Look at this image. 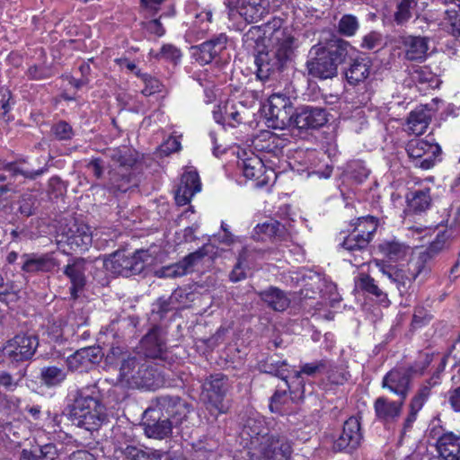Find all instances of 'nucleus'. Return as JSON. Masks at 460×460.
Here are the masks:
<instances>
[{"mask_svg":"<svg viewBox=\"0 0 460 460\" xmlns=\"http://www.w3.org/2000/svg\"><path fill=\"white\" fill-rule=\"evenodd\" d=\"M66 371L63 367L45 366L40 371L41 384L49 388L60 385L66 379Z\"/></svg>","mask_w":460,"mask_h":460,"instance_id":"nucleus-43","label":"nucleus"},{"mask_svg":"<svg viewBox=\"0 0 460 460\" xmlns=\"http://www.w3.org/2000/svg\"><path fill=\"white\" fill-rule=\"evenodd\" d=\"M287 367L288 362L286 360L275 359L273 356H267L259 359L257 363V368L260 372L279 377L282 380H286Z\"/></svg>","mask_w":460,"mask_h":460,"instance_id":"nucleus-42","label":"nucleus"},{"mask_svg":"<svg viewBox=\"0 0 460 460\" xmlns=\"http://www.w3.org/2000/svg\"><path fill=\"white\" fill-rule=\"evenodd\" d=\"M355 49L342 39L330 42L326 47L315 51V57L306 61L308 74L318 79L333 78L338 74V66L351 58Z\"/></svg>","mask_w":460,"mask_h":460,"instance_id":"nucleus-5","label":"nucleus"},{"mask_svg":"<svg viewBox=\"0 0 460 460\" xmlns=\"http://www.w3.org/2000/svg\"><path fill=\"white\" fill-rule=\"evenodd\" d=\"M363 439L360 418L350 416L344 421L341 432L333 440L332 450L351 454L361 446Z\"/></svg>","mask_w":460,"mask_h":460,"instance_id":"nucleus-13","label":"nucleus"},{"mask_svg":"<svg viewBox=\"0 0 460 460\" xmlns=\"http://www.w3.org/2000/svg\"><path fill=\"white\" fill-rule=\"evenodd\" d=\"M181 50L172 44H164L159 53L155 55L156 58L165 59L173 63H177L181 59Z\"/></svg>","mask_w":460,"mask_h":460,"instance_id":"nucleus-61","label":"nucleus"},{"mask_svg":"<svg viewBox=\"0 0 460 460\" xmlns=\"http://www.w3.org/2000/svg\"><path fill=\"white\" fill-rule=\"evenodd\" d=\"M447 240L448 234L447 232H440L424 252H420L416 259L410 261L407 270L395 266L382 264L381 271L386 276L390 283L395 287L400 295L404 296L409 293L413 280L419 277H421L420 280H423L429 273L430 268L428 261L447 246Z\"/></svg>","mask_w":460,"mask_h":460,"instance_id":"nucleus-4","label":"nucleus"},{"mask_svg":"<svg viewBox=\"0 0 460 460\" xmlns=\"http://www.w3.org/2000/svg\"><path fill=\"white\" fill-rule=\"evenodd\" d=\"M238 167L243 171L247 179L258 180L264 172V164L261 158L254 155L242 158L238 161Z\"/></svg>","mask_w":460,"mask_h":460,"instance_id":"nucleus-45","label":"nucleus"},{"mask_svg":"<svg viewBox=\"0 0 460 460\" xmlns=\"http://www.w3.org/2000/svg\"><path fill=\"white\" fill-rule=\"evenodd\" d=\"M277 141L274 134L267 132L253 140V146L257 151L276 155L279 152Z\"/></svg>","mask_w":460,"mask_h":460,"instance_id":"nucleus-51","label":"nucleus"},{"mask_svg":"<svg viewBox=\"0 0 460 460\" xmlns=\"http://www.w3.org/2000/svg\"><path fill=\"white\" fill-rule=\"evenodd\" d=\"M404 401L400 399L399 402L389 401L384 396L376 399L374 408L376 416L383 421H392L398 418L401 414Z\"/></svg>","mask_w":460,"mask_h":460,"instance_id":"nucleus-33","label":"nucleus"},{"mask_svg":"<svg viewBox=\"0 0 460 460\" xmlns=\"http://www.w3.org/2000/svg\"><path fill=\"white\" fill-rule=\"evenodd\" d=\"M232 389V382L223 373L211 374L205 378L202 384V396L207 409L211 414L217 417L226 414L230 408L226 399Z\"/></svg>","mask_w":460,"mask_h":460,"instance_id":"nucleus-8","label":"nucleus"},{"mask_svg":"<svg viewBox=\"0 0 460 460\" xmlns=\"http://www.w3.org/2000/svg\"><path fill=\"white\" fill-rule=\"evenodd\" d=\"M407 211L412 214H420L427 211L431 206L430 189L423 188L410 190L406 194Z\"/></svg>","mask_w":460,"mask_h":460,"instance_id":"nucleus-34","label":"nucleus"},{"mask_svg":"<svg viewBox=\"0 0 460 460\" xmlns=\"http://www.w3.org/2000/svg\"><path fill=\"white\" fill-rule=\"evenodd\" d=\"M102 358V349L100 347L89 346L77 349L75 353L67 357L66 364L69 369L73 371H83L91 365L98 363Z\"/></svg>","mask_w":460,"mask_h":460,"instance_id":"nucleus-26","label":"nucleus"},{"mask_svg":"<svg viewBox=\"0 0 460 460\" xmlns=\"http://www.w3.org/2000/svg\"><path fill=\"white\" fill-rule=\"evenodd\" d=\"M174 308L175 306L170 297H159L152 304L151 316L154 321H162Z\"/></svg>","mask_w":460,"mask_h":460,"instance_id":"nucleus-56","label":"nucleus"},{"mask_svg":"<svg viewBox=\"0 0 460 460\" xmlns=\"http://www.w3.org/2000/svg\"><path fill=\"white\" fill-rule=\"evenodd\" d=\"M227 36L219 33L203 43L192 46V54L200 65L210 64L220 53L226 49Z\"/></svg>","mask_w":460,"mask_h":460,"instance_id":"nucleus-22","label":"nucleus"},{"mask_svg":"<svg viewBox=\"0 0 460 460\" xmlns=\"http://www.w3.org/2000/svg\"><path fill=\"white\" fill-rule=\"evenodd\" d=\"M261 299L274 311L283 312L290 305V299L288 295L276 287H270L259 294Z\"/></svg>","mask_w":460,"mask_h":460,"instance_id":"nucleus-36","label":"nucleus"},{"mask_svg":"<svg viewBox=\"0 0 460 460\" xmlns=\"http://www.w3.org/2000/svg\"><path fill=\"white\" fill-rule=\"evenodd\" d=\"M3 170L7 172L13 178L22 176L24 179L34 181L48 171V165L45 164L42 167L31 168L28 160L21 158L13 162L4 164Z\"/></svg>","mask_w":460,"mask_h":460,"instance_id":"nucleus-31","label":"nucleus"},{"mask_svg":"<svg viewBox=\"0 0 460 460\" xmlns=\"http://www.w3.org/2000/svg\"><path fill=\"white\" fill-rule=\"evenodd\" d=\"M142 358L140 355L137 354L128 355L127 358H123L119 375L121 381H125L128 385H133L134 377L137 376Z\"/></svg>","mask_w":460,"mask_h":460,"instance_id":"nucleus-46","label":"nucleus"},{"mask_svg":"<svg viewBox=\"0 0 460 460\" xmlns=\"http://www.w3.org/2000/svg\"><path fill=\"white\" fill-rule=\"evenodd\" d=\"M91 263L83 257H75L63 268V274L70 282L69 293L73 299H77L87 284V272Z\"/></svg>","mask_w":460,"mask_h":460,"instance_id":"nucleus-18","label":"nucleus"},{"mask_svg":"<svg viewBox=\"0 0 460 460\" xmlns=\"http://www.w3.org/2000/svg\"><path fill=\"white\" fill-rule=\"evenodd\" d=\"M356 286L364 292L374 296L380 303H388L387 295L376 284V280L366 273H360L356 280Z\"/></svg>","mask_w":460,"mask_h":460,"instance_id":"nucleus-48","label":"nucleus"},{"mask_svg":"<svg viewBox=\"0 0 460 460\" xmlns=\"http://www.w3.org/2000/svg\"><path fill=\"white\" fill-rule=\"evenodd\" d=\"M261 34V26H252L243 34V41L247 48L253 49L256 77L265 83L285 70L291 59L294 48L271 45L267 48Z\"/></svg>","mask_w":460,"mask_h":460,"instance_id":"nucleus-3","label":"nucleus"},{"mask_svg":"<svg viewBox=\"0 0 460 460\" xmlns=\"http://www.w3.org/2000/svg\"><path fill=\"white\" fill-rule=\"evenodd\" d=\"M383 36L376 31H372L362 38L360 47L366 49H373L382 44Z\"/></svg>","mask_w":460,"mask_h":460,"instance_id":"nucleus-64","label":"nucleus"},{"mask_svg":"<svg viewBox=\"0 0 460 460\" xmlns=\"http://www.w3.org/2000/svg\"><path fill=\"white\" fill-rule=\"evenodd\" d=\"M136 75L139 77L145 84V87L141 91L145 96H150L162 92L163 84L156 77L146 73H141L140 70L136 72Z\"/></svg>","mask_w":460,"mask_h":460,"instance_id":"nucleus-57","label":"nucleus"},{"mask_svg":"<svg viewBox=\"0 0 460 460\" xmlns=\"http://www.w3.org/2000/svg\"><path fill=\"white\" fill-rule=\"evenodd\" d=\"M435 385L431 380H428L425 384L420 385L416 394L411 400L409 407L413 409L414 411H420L424 406L425 402L429 400L431 394V388Z\"/></svg>","mask_w":460,"mask_h":460,"instance_id":"nucleus-54","label":"nucleus"},{"mask_svg":"<svg viewBox=\"0 0 460 460\" xmlns=\"http://www.w3.org/2000/svg\"><path fill=\"white\" fill-rule=\"evenodd\" d=\"M437 449L443 460H460V436L451 431L443 433L437 440Z\"/></svg>","mask_w":460,"mask_h":460,"instance_id":"nucleus-32","label":"nucleus"},{"mask_svg":"<svg viewBox=\"0 0 460 460\" xmlns=\"http://www.w3.org/2000/svg\"><path fill=\"white\" fill-rule=\"evenodd\" d=\"M162 328L155 325L141 340V349L146 358H165V342L161 336Z\"/></svg>","mask_w":460,"mask_h":460,"instance_id":"nucleus-27","label":"nucleus"},{"mask_svg":"<svg viewBox=\"0 0 460 460\" xmlns=\"http://www.w3.org/2000/svg\"><path fill=\"white\" fill-rule=\"evenodd\" d=\"M217 442L210 439L208 441H199L193 445L194 457L196 460H215V449L217 448Z\"/></svg>","mask_w":460,"mask_h":460,"instance_id":"nucleus-55","label":"nucleus"},{"mask_svg":"<svg viewBox=\"0 0 460 460\" xmlns=\"http://www.w3.org/2000/svg\"><path fill=\"white\" fill-rule=\"evenodd\" d=\"M431 120L430 110L419 106L407 118L408 130L418 136L423 134Z\"/></svg>","mask_w":460,"mask_h":460,"instance_id":"nucleus-38","label":"nucleus"},{"mask_svg":"<svg viewBox=\"0 0 460 460\" xmlns=\"http://www.w3.org/2000/svg\"><path fill=\"white\" fill-rule=\"evenodd\" d=\"M142 426L148 438L163 439L172 434L175 422L158 410L148 407L142 416Z\"/></svg>","mask_w":460,"mask_h":460,"instance_id":"nucleus-17","label":"nucleus"},{"mask_svg":"<svg viewBox=\"0 0 460 460\" xmlns=\"http://www.w3.org/2000/svg\"><path fill=\"white\" fill-rule=\"evenodd\" d=\"M201 190V182L196 171H189L182 174L181 183L175 192V201L178 206L190 203L192 197Z\"/></svg>","mask_w":460,"mask_h":460,"instance_id":"nucleus-25","label":"nucleus"},{"mask_svg":"<svg viewBox=\"0 0 460 460\" xmlns=\"http://www.w3.org/2000/svg\"><path fill=\"white\" fill-rule=\"evenodd\" d=\"M374 226L367 233L360 229H353L343 241L341 247L353 257L354 264H363L366 255H369V243L373 239Z\"/></svg>","mask_w":460,"mask_h":460,"instance_id":"nucleus-16","label":"nucleus"},{"mask_svg":"<svg viewBox=\"0 0 460 460\" xmlns=\"http://www.w3.org/2000/svg\"><path fill=\"white\" fill-rule=\"evenodd\" d=\"M152 262V256L147 250H137L133 253L116 251L103 260V268L114 276L130 278L144 274Z\"/></svg>","mask_w":460,"mask_h":460,"instance_id":"nucleus-7","label":"nucleus"},{"mask_svg":"<svg viewBox=\"0 0 460 460\" xmlns=\"http://www.w3.org/2000/svg\"><path fill=\"white\" fill-rule=\"evenodd\" d=\"M128 350H126L125 346L122 345H114L112 344L107 352L106 361L109 364H116L120 361V364L123 361V358H127L128 355H131Z\"/></svg>","mask_w":460,"mask_h":460,"instance_id":"nucleus-62","label":"nucleus"},{"mask_svg":"<svg viewBox=\"0 0 460 460\" xmlns=\"http://www.w3.org/2000/svg\"><path fill=\"white\" fill-rule=\"evenodd\" d=\"M286 226L275 219H270L262 224H258L252 233L254 240H263L265 237L283 238L286 234Z\"/></svg>","mask_w":460,"mask_h":460,"instance_id":"nucleus-39","label":"nucleus"},{"mask_svg":"<svg viewBox=\"0 0 460 460\" xmlns=\"http://www.w3.org/2000/svg\"><path fill=\"white\" fill-rule=\"evenodd\" d=\"M410 159L414 166L423 170L430 169L434 166L437 158L441 155V147L434 143L433 139L412 138L405 147Z\"/></svg>","mask_w":460,"mask_h":460,"instance_id":"nucleus-11","label":"nucleus"},{"mask_svg":"<svg viewBox=\"0 0 460 460\" xmlns=\"http://www.w3.org/2000/svg\"><path fill=\"white\" fill-rule=\"evenodd\" d=\"M247 113L248 108L243 102L227 100L224 103V114L226 116V123L232 128L240 125L247 116Z\"/></svg>","mask_w":460,"mask_h":460,"instance_id":"nucleus-41","label":"nucleus"},{"mask_svg":"<svg viewBox=\"0 0 460 460\" xmlns=\"http://www.w3.org/2000/svg\"><path fill=\"white\" fill-rule=\"evenodd\" d=\"M260 456L257 460H288L292 447L284 436L272 435L266 440V444L258 447Z\"/></svg>","mask_w":460,"mask_h":460,"instance_id":"nucleus-23","label":"nucleus"},{"mask_svg":"<svg viewBox=\"0 0 460 460\" xmlns=\"http://www.w3.org/2000/svg\"><path fill=\"white\" fill-rule=\"evenodd\" d=\"M400 42L407 60L421 62L426 58L429 49L426 37L406 35L401 37Z\"/></svg>","mask_w":460,"mask_h":460,"instance_id":"nucleus-28","label":"nucleus"},{"mask_svg":"<svg viewBox=\"0 0 460 460\" xmlns=\"http://www.w3.org/2000/svg\"><path fill=\"white\" fill-rule=\"evenodd\" d=\"M24 378V368L19 370V372H12L10 368L0 367V387L6 392H14L21 387Z\"/></svg>","mask_w":460,"mask_h":460,"instance_id":"nucleus-47","label":"nucleus"},{"mask_svg":"<svg viewBox=\"0 0 460 460\" xmlns=\"http://www.w3.org/2000/svg\"><path fill=\"white\" fill-rule=\"evenodd\" d=\"M56 241L64 253L85 252L92 245L93 234L88 225L75 218H70L59 226Z\"/></svg>","mask_w":460,"mask_h":460,"instance_id":"nucleus-9","label":"nucleus"},{"mask_svg":"<svg viewBox=\"0 0 460 460\" xmlns=\"http://www.w3.org/2000/svg\"><path fill=\"white\" fill-rule=\"evenodd\" d=\"M284 381L288 388L290 399L293 402H298L305 398L307 389L304 376L295 372L290 382L287 379Z\"/></svg>","mask_w":460,"mask_h":460,"instance_id":"nucleus-50","label":"nucleus"},{"mask_svg":"<svg viewBox=\"0 0 460 460\" xmlns=\"http://www.w3.org/2000/svg\"><path fill=\"white\" fill-rule=\"evenodd\" d=\"M150 408L158 410L180 425L190 412V404L176 394H161L151 401Z\"/></svg>","mask_w":460,"mask_h":460,"instance_id":"nucleus-14","label":"nucleus"},{"mask_svg":"<svg viewBox=\"0 0 460 460\" xmlns=\"http://www.w3.org/2000/svg\"><path fill=\"white\" fill-rule=\"evenodd\" d=\"M295 110L290 96L284 93H274L269 97V120L274 128L284 129L290 126Z\"/></svg>","mask_w":460,"mask_h":460,"instance_id":"nucleus-15","label":"nucleus"},{"mask_svg":"<svg viewBox=\"0 0 460 460\" xmlns=\"http://www.w3.org/2000/svg\"><path fill=\"white\" fill-rule=\"evenodd\" d=\"M70 396L64 414L73 425L93 432L108 421L102 394L96 384L78 388Z\"/></svg>","mask_w":460,"mask_h":460,"instance_id":"nucleus-2","label":"nucleus"},{"mask_svg":"<svg viewBox=\"0 0 460 460\" xmlns=\"http://www.w3.org/2000/svg\"><path fill=\"white\" fill-rule=\"evenodd\" d=\"M455 4L458 10H447L444 19L447 31L454 36L460 35V0H450Z\"/></svg>","mask_w":460,"mask_h":460,"instance_id":"nucleus-53","label":"nucleus"},{"mask_svg":"<svg viewBox=\"0 0 460 460\" xmlns=\"http://www.w3.org/2000/svg\"><path fill=\"white\" fill-rule=\"evenodd\" d=\"M241 435L243 439L249 440L251 447L257 448L272 435H279L276 432H270L265 419L259 413H252L247 417L243 425Z\"/></svg>","mask_w":460,"mask_h":460,"instance_id":"nucleus-21","label":"nucleus"},{"mask_svg":"<svg viewBox=\"0 0 460 460\" xmlns=\"http://www.w3.org/2000/svg\"><path fill=\"white\" fill-rule=\"evenodd\" d=\"M417 0H400L396 4L394 21L398 26L406 24L416 13Z\"/></svg>","mask_w":460,"mask_h":460,"instance_id":"nucleus-49","label":"nucleus"},{"mask_svg":"<svg viewBox=\"0 0 460 460\" xmlns=\"http://www.w3.org/2000/svg\"><path fill=\"white\" fill-rule=\"evenodd\" d=\"M284 20L272 17L261 27V37L268 36L271 45L294 48L295 38L288 27H283Z\"/></svg>","mask_w":460,"mask_h":460,"instance_id":"nucleus-24","label":"nucleus"},{"mask_svg":"<svg viewBox=\"0 0 460 460\" xmlns=\"http://www.w3.org/2000/svg\"><path fill=\"white\" fill-rule=\"evenodd\" d=\"M121 455L128 460H162L167 458L165 452L153 448H142L133 445H126L119 448Z\"/></svg>","mask_w":460,"mask_h":460,"instance_id":"nucleus-37","label":"nucleus"},{"mask_svg":"<svg viewBox=\"0 0 460 460\" xmlns=\"http://www.w3.org/2000/svg\"><path fill=\"white\" fill-rule=\"evenodd\" d=\"M50 132L58 141H68L75 136L72 126L65 120H58L54 123L51 126Z\"/></svg>","mask_w":460,"mask_h":460,"instance_id":"nucleus-58","label":"nucleus"},{"mask_svg":"<svg viewBox=\"0 0 460 460\" xmlns=\"http://www.w3.org/2000/svg\"><path fill=\"white\" fill-rule=\"evenodd\" d=\"M353 56L354 54L351 55V58H348L351 63L345 70V76L349 84L357 85L369 76L372 62L368 57Z\"/></svg>","mask_w":460,"mask_h":460,"instance_id":"nucleus-30","label":"nucleus"},{"mask_svg":"<svg viewBox=\"0 0 460 460\" xmlns=\"http://www.w3.org/2000/svg\"><path fill=\"white\" fill-rule=\"evenodd\" d=\"M411 80L416 84H428L429 86H433V84H436L438 79L435 75L430 71L429 67H417L413 68L411 72Z\"/></svg>","mask_w":460,"mask_h":460,"instance_id":"nucleus-59","label":"nucleus"},{"mask_svg":"<svg viewBox=\"0 0 460 460\" xmlns=\"http://www.w3.org/2000/svg\"><path fill=\"white\" fill-rule=\"evenodd\" d=\"M229 12L238 13L246 22L254 23L269 13L268 0H226Z\"/></svg>","mask_w":460,"mask_h":460,"instance_id":"nucleus-20","label":"nucleus"},{"mask_svg":"<svg viewBox=\"0 0 460 460\" xmlns=\"http://www.w3.org/2000/svg\"><path fill=\"white\" fill-rule=\"evenodd\" d=\"M21 259L22 270L29 273L51 271L57 266L56 260L49 254L42 256L23 254Z\"/></svg>","mask_w":460,"mask_h":460,"instance_id":"nucleus-35","label":"nucleus"},{"mask_svg":"<svg viewBox=\"0 0 460 460\" xmlns=\"http://www.w3.org/2000/svg\"><path fill=\"white\" fill-rule=\"evenodd\" d=\"M211 249L210 244H205L197 251L188 254L180 261L171 264L155 271L158 278H178L182 277L192 271L193 267L201 261L205 256L208 255Z\"/></svg>","mask_w":460,"mask_h":460,"instance_id":"nucleus-19","label":"nucleus"},{"mask_svg":"<svg viewBox=\"0 0 460 460\" xmlns=\"http://www.w3.org/2000/svg\"><path fill=\"white\" fill-rule=\"evenodd\" d=\"M359 29L358 19L353 14H343L338 22L337 31L345 37L354 36Z\"/></svg>","mask_w":460,"mask_h":460,"instance_id":"nucleus-52","label":"nucleus"},{"mask_svg":"<svg viewBox=\"0 0 460 460\" xmlns=\"http://www.w3.org/2000/svg\"><path fill=\"white\" fill-rule=\"evenodd\" d=\"M288 393L287 390H276L270 397V410L271 412H280L282 406L288 402Z\"/></svg>","mask_w":460,"mask_h":460,"instance_id":"nucleus-63","label":"nucleus"},{"mask_svg":"<svg viewBox=\"0 0 460 460\" xmlns=\"http://www.w3.org/2000/svg\"><path fill=\"white\" fill-rule=\"evenodd\" d=\"M377 249L379 252L391 261L403 260L409 252L410 247L395 239L381 242Z\"/></svg>","mask_w":460,"mask_h":460,"instance_id":"nucleus-40","label":"nucleus"},{"mask_svg":"<svg viewBox=\"0 0 460 460\" xmlns=\"http://www.w3.org/2000/svg\"><path fill=\"white\" fill-rule=\"evenodd\" d=\"M333 369V364L328 358H322L308 363H302L298 371L300 376L316 377L319 375H330Z\"/></svg>","mask_w":460,"mask_h":460,"instance_id":"nucleus-44","label":"nucleus"},{"mask_svg":"<svg viewBox=\"0 0 460 460\" xmlns=\"http://www.w3.org/2000/svg\"><path fill=\"white\" fill-rule=\"evenodd\" d=\"M160 374L157 369L147 359L142 358L132 386L155 390L160 386Z\"/></svg>","mask_w":460,"mask_h":460,"instance_id":"nucleus-29","label":"nucleus"},{"mask_svg":"<svg viewBox=\"0 0 460 460\" xmlns=\"http://www.w3.org/2000/svg\"><path fill=\"white\" fill-rule=\"evenodd\" d=\"M327 121L325 109L312 105H301L296 108L290 119V126L288 128L296 129L302 134L310 129H317L325 125Z\"/></svg>","mask_w":460,"mask_h":460,"instance_id":"nucleus-12","label":"nucleus"},{"mask_svg":"<svg viewBox=\"0 0 460 460\" xmlns=\"http://www.w3.org/2000/svg\"><path fill=\"white\" fill-rule=\"evenodd\" d=\"M430 361L429 356L426 355L422 361L415 362L412 366L391 369L384 376L382 387L399 396L402 401H405L410 392L412 377L416 375H422Z\"/></svg>","mask_w":460,"mask_h":460,"instance_id":"nucleus-10","label":"nucleus"},{"mask_svg":"<svg viewBox=\"0 0 460 460\" xmlns=\"http://www.w3.org/2000/svg\"><path fill=\"white\" fill-rule=\"evenodd\" d=\"M8 335H12L3 346L4 361L6 368L12 372L25 369L27 376L29 362L34 358L40 346L39 336L31 328V324L16 317H11L5 326Z\"/></svg>","mask_w":460,"mask_h":460,"instance_id":"nucleus-1","label":"nucleus"},{"mask_svg":"<svg viewBox=\"0 0 460 460\" xmlns=\"http://www.w3.org/2000/svg\"><path fill=\"white\" fill-rule=\"evenodd\" d=\"M103 155L111 160L110 184L114 191L126 192L135 182L131 172L137 154L127 146L107 148Z\"/></svg>","mask_w":460,"mask_h":460,"instance_id":"nucleus-6","label":"nucleus"},{"mask_svg":"<svg viewBox=\"0 0 460 460\" xmlns=\"http://www.w3.org/2000/svg\"><path fill=\"white\" fill-rule=\"evenodd\" d=\"M264 252H265L261 249H257L251 245H246L243 246L239 252L237 260L248 265L249 263H252L258 259H261L264 255Z\"/></svg>","mask_w":460,"mask_h":460,"instance_id":"nucleus-60","label":"nucleus"}]
</instances>
